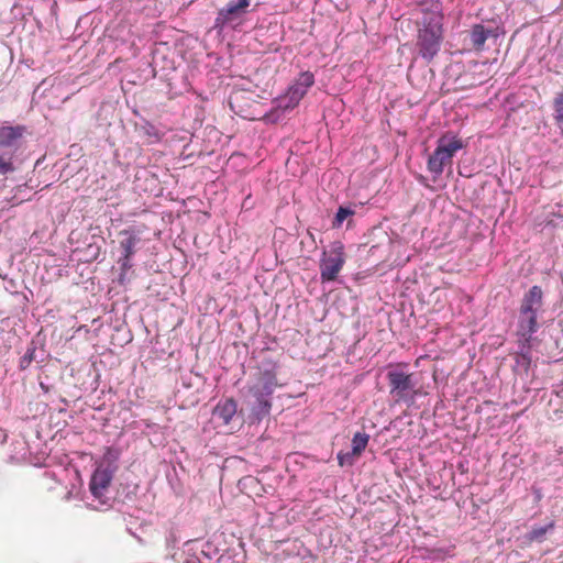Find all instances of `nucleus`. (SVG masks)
<instances>
[{"label":"nucleus","instance_id":"obj_1","mask_svg":"<svg viewBox=\"0 0 563 563\" xmlns=\"http://www.w3.org/2000/svg\"><path fill=\"white\" fill-rule=\"evenodd\" d=\"M422 13L418 22V54L431 62L440 52L443 41V14L440 0H423L419 3Z\"/></svg>","mask_w":563,"mask_h":563},{"label":"nucleus","instance_id":"obj_2","mask_svg":"<svg viewBox=\"0 0 563 563\" xmlns=\"http://www.w3.org/2000/svg\"><path fill=\"white\" fill-rule=\"evenodd\" d=\"M261 356L263 357L257 362L254 382L247 387L245 394V400L256 419H262L269 413L271 397L276 387L282 386L277 380V365L265 357V354Z\"/></svg>","mask_w":563,"mask_h":563},{"label":"nucleus","instance_id":"obj_3","mask_svg":"<svg viewBox=\"0 0 563 563\" xmlns=\"http://www.w3.org/2000/svg\"><path fill=\"white\" fill-rule=\"evenodd\" d=\"M389 394L396 402H408L417 394L413 374L408 372L407 365H390L387 372Z\"/></svg>","mask_w":563,"mask_h":563},{"label":"nucleus","instance_id":"obj_4","mask_svg":"<svg viewBox=\"0 0 563 563\" xmlns=\"http://www.w3.org/2000/svg\"><path fill=\"white\" fill-rule=\"evenodd\" d=\"M346 255L344 244L341 241H334L330 244V250L323 251L320 258V279L322 283L336 279L345 264Z\"/></svg>","mask_w":563,"mask_h":563},{"label":"nucleus","instance_id":"obj_5","mask_svg":"<svg viewBox=\"0 0 563 563\" xmlns=\"http://www.w3.org/2000/svg\"><path fill=\"white\" fill-rule=\"evenodd\" d=\"M250 5V0H231L219 10L213 23V30L221 34L225 29H235L241 24L243 15Z\"/></svg>","mask_w":563,"mask_h":563},{"label":"nucleus","instance_id":"obj_6","mask_svg":"<svg viewBox=\"0 0 563 563\" xmlns=\"http://www.w3.org/2000/svg\"><path fill=\"white\" fill-rule=\"evenodd\" d=\"M120 235L123 236V239L120 241L121 256L118 260V264L120 265L121 272L118 280L123 285L129 279L128 273L133 266L132 257L136 252V245L140 243L141 239L139 234L131 229L122 230Z\"/></svg>","mask_w":563,"mask_h":563},{"label":"nucleus","instance_id":"obj_7","mask_svg":"<svg viewBox=\"0 0 563 563\" xmlns=\"http://www.w3.org/2000/svg\"><path fill=\"white\" fill-rule=\"evenodd\" d=\"M538 314L536 313H527L519 311L518 323H517V338L518 343L523 350H531L537 347L538 340L534 336L539 325L537 322Z\"/></svg>","mask_w":563,"mask_h":563},{"label":"nucleus","instance_id":"obj_8","mask_svg":"<svg viewBox=\"0 0 563 563\" xmlns=\"http://www.w3.org/2000/svg\"><path fill=\"white\" fill-rule=\"evenodd\" d=\"M26 129L24 125H0V152L8 153L11 157L21 148Z\"/></svg>","mask_w":563,"mask_h":563},{"label":"nucleus","instance_id":"obj_9","mask_svg":"<svg viewBox=\"0 0 563 563\" xmlns=\"http://www.w3.org/2000/svg\"><path fill=\"white\" fill-rule=\"evenodd\" d=\"M112 477L113 474L109 468L98 466L90 478L89 489L92 496L101 504H106L103 497L112 482Z\"/></svg>","mask_w":563,"mask_h":563},{"label":"nucleus","instance_id":"obj_10","mask_svg":"<svg viewBox=\"0 0 563 563\" xmlns=\"http://www.w3.org/2000/svg\"><path fill=\"white\" fill-rule=\"evenodd\" d=\"M543 306V291L538 285L532 286L523 296L519 311L538 314Z\"/></svg>","mask_w":563,"mask_h":563},{"label":"nucleus","instance_id":"obj_11","mask_svg":"<svg viewBox=\"0 0 563 563\" xmlns=\"http://www.w3.org/2000/svg\"><path fill=\"white\" fill-rule=\"evenodd\" d=\"M437 147L451 164L455 153L464 147V143L456 135L446 133L438 140Z\"/></svg>","mask_w":563,"mask_h":563},{"label":"nucleus","instance_id":"obj_12","mask_svg":"<svg viewBox=\"0 0 563 563\" xmlns=\"http://www.w3.org/2000/svg\"><path fill=\"white\" fill-rule=\"evenodd\" d=\"M238 405L233 398L225 399L219 402L214 408V416L223 421L224 424L230 423L234 415L236 413Z\"/></svg>","mask_w":563,"mask_h":563},{"label":"nucleus","instance_id":"obj_13","mask_svg":"<svg viewBox=\"0 0 563 563\" xmlns=\"http://www.w3.org/2000/svg\"><path fill=\"white\" fill-rule=\"evenodd\" d=\"M494 35V31L486 29L483 24L473 25L470 36L473 47L475 49H482L486 40Z\"/></svg>","mask_w":563,"mask_h":563},{"label":"nucleus","instance_id":"obj_14","mask_svg":"<svg viewBox=\"0 0 563 563\" xmlns=\"http://www.w3.org/2000/svg\"><path fill=\"white\" fill-rule=\"evenodd\" d=\"M446 164L450 163L446 161L440 150L435 147L434 152L429 156L428 170L435 177L440 176L443 173L444 166Z\"/></svg>","mask_w":563,"mask_h":563},{"label":"nucleus","instance_id":"obj_15","mask_svg":"<svg viewBox=\"0 0 563 563\" xmlns=\"http://www.w3.org/2000/svg\"><path fill=\"white\" fill-rule=\"evenodd\" d=\"M553 120L560 135L563 137V95L558 92L553 99Z\"/></svg>","mask_w":563,"mask_h":563},{"label":"nucleus","instance_id":"obj_16","mask_svg":"<svg viewBox=\"0 0 563 563\" xmlns=\"http://www.w3.org/2000/svg\"><path fill=\"white\" fill-rule=\"evenodd\" d=\"M314 84V76L311 71H302L299 77L294 81L292 86L298 89L302 97H305Z\"/></svg>","mask_w":563,"mask_h":563},{"label":"nucleus","instance_id":"obj_17","mask_svg":"<svg viewBox=\"0 0 563 563\" xmlns=\"http://www.w3.org/2000/svg\"><path fill=\"white\" fill-rule=\"evenodd\" d=\"M554 521H551L549 525L544 527L532 528V530L526 536L527 541L529 543L542 542L545 539V534L554 529Z\"/></svg>","mask_w":563,"mask_h":563},{"label":"nucleus","instance_id":"obj_18","mask_svg":"<svg viewBox=\"0 0 563 563\" xmlns=\"http://www.w3.org/2000/svg\"><path fill=\"white\" fill-rule=\"evenodd\" d=\"M369 437L364 432H356L352 439V454L360 456L368 444Z\"/></svg>","mask_w":563,"mask_h":563},{"label":"nucleus","instance_id":"obj_19","mask_svg":"<svg viewBox=\"0 0 563 563\" xmlns=\"http://www.w3.org/2000/svg\"><path fill=\"white\" fill-rule=\"evenodd\" d=\"M275 104L276 110L287 112L294 110L299 104V102L294 101V98L290 97V93L286 91L283 96H279L275 99Z\"/></svg>","mask_w":563,"mask_h":563},{"label":"nucleus","instance_id":"obj_20","mask_svg":"<svg viewBox=\"0 0 563 563\" xmlns=\"http://www.w3.org/2000/svg\"><path fill=\"white\" fill-rule=\"evenodd\" d=\"M355 213L354 209L351 207H340L335 213V217L332 221V228L339 229L342 227L345 219L352 217Z\"/></svg>","mask_w":563,"mask_h":563},{"label":"nucleus","instance_id":"obj_21","mask_svg":"<svg viewBox=\"0 0 563 563\" xmlns=\"http://www.w3.org/2000/svg\"><path fill=\"white\" fill-rule=\"evenodd\" d=\"M15 170L13 164V157H11L8 153H0V175H7L13 173Z\"/></svg>","mask_w":563,"mask_h":563},{"label":"nucleus","instance_id":"obj_22","mask_svg":"<svg viewBox=\"0 0 563 563\" xmlns=\"http://www.w3.org/2000/svg\"><path fill=\"white\" fill-rule=\"evenodd\" d=\"M143 133L151 139L152 143L158 142L161 140V135L158 130L150 122H145L141 126Z\"/></svg>","mask_w":563,"mask_h":563},{"label":"nucleus","instance_id":"obj_23","mask_svg":"<svg viewBox=\"0 0 563 563\" xmlns=\"http://www.w3.org/2000/svg\"><path fill=\"white\" fill-rule=\"evenodd\" d=\"M353 454L352 452L351 453H342L340 452L338 454V462H339V465L340 466H344V465H352L353 463Z\"/></svg>","mask_w":563,"mask_h":563},{"label":"nucleus","instance_id":"obj_24","mask_svg":"<svg viewBox=\"0 0 563 563\" xmlns=\"http://www.w3.org/2000/svg\"><path fill=\"white\" fill-rule=\"evenodd\" d=\"M286 91L290 93V97L294 98V101L300 102V100L303 98L298 89H296L292 85H290Z\"/></svg>","mask_w":563,"mask_h":563},{"label":"nucleus","instance_id":"obj_25","mask_svg":"<svg viewBox=\"0 0 563 563\" xmlns=\"http://www.w3.org/2000/svg\"><path fill=\"white\" fill-rule=\"evenodd\" d=\"M33 361V354H24L20 360V367L25 369Z\"/></svg>","mask_w":563,"mask_h":563}]
</instances>
